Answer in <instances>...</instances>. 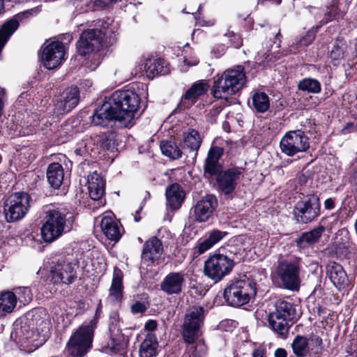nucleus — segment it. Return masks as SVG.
Listing matches in <instances>:
<instances>
[{"label":"nucleus","instance_id":"f257e3e1","mask_svg":"<svg viewBox=\"0 0 357 357\" xmlns=\"http://www.w3.org/2000/svg\"><path fill=\"white\" fill-rule=\"evenodd\" d=\"M141 98L134 89H121L112 93L91 116L95 126H107L110 121L130 123L137 112Z\"/></svg>","mask_w":357,"mask_h":357},{"label":"nucleus","instance_id":"f03ea898","mask_svg":"<svg viewBox=\"0 0 357 357\" xmlns=\"http://www.w3.org/2000/svg\"><path fill=\"white\" fill-rule=\"evenodd\" d=\"M112 22L109 17L107 20H98L95 28L83 30L76 42L77 54L82 57L91 56L90 67L93 70L102 63V52L116 41Z\"/></svg>","mask_w":357,"mask_h":357},{"label":"nucleus","instance_id":"7ed1b4c3","mask_svg":"<svg viewBox=\"0 0 357 357\" xmlns=\"http://www.w3.org/2000/svg\"><path fill=\"white\" fill-rule=\"evenodd\" d=\"M43 214L40 236L45 243L54 242L73 229L76 214L67 206L50 205Z\"/></svg>","mask_w":357,"mask_h":357},{"label":"nucleus","instance_id":"20e7f679","mask_svg":"<svg viewBox=\"0 0 357 357\" xmlns=\"http://www.w3.org/2000/svg\"><path fill=\"white\" fill-rule=\"evenodd\" d=\"M296 307L294 303L284 299H277L268 304L267 320L269 327L282 338H286L289 333V321L295 318Z\"/></svg>","mask_w":357,"mask_h":357},{"label":"nucleus","instance_id":"39448f33","mask_svg":"<svg viewBox=\"0 0 357 357\" xmlns=\"http://www.w3.org/2000/svg\"><path fill=\"white\" fill-rule=\"evenodd\" d=\"M247 82L245 68L238 65L225 70L221 75L214 78L211 95L216 99L222 98V93L233 96L239 92Z\"/></svg>","mask_w":357,"mask_h":357},{"label":"nucleus","instance_id":"423d86ee","mask_svg":"<svg viewBox=\"0 0 357 357\" xmlns=\"http://www.w3.org/2000/svg\"><path fill=\"white\" fill-rule=\"evenodd\" d=\"M257 282L252 278L231 280L225 288L223 298L228 305L239 307L248 304L257 294Z\"/></svg>","mask_w":357,"mask_h":357},{"label":"nucleus","instance_id":"0eeeda50","mask_svg":"<svg viewBox=\"0 0 357 357\" xmlns=\"http://www.w3.org/2000/svg\"><path fill=\"white\" fill-rule=\"evenodd\" d=\"M94 327L93 325L80 326L72 333L66 345L68 354L73 357H84L93 347Z\"/></svg>","mask_w":357,"mask_h":357},{"label":"nucleus","instance_id":"6e6552de","mask_svg":"<svg viewBox=\"0 0 357 357\" xmlns=\"http://www.w3.org/2000/svg\"><path fill=\"white\" fill-rule=\"evenodd\" d=\"M321 213L320 198L315 193L303 196L295 204L292 211L294 220L300 224L312 222Z\"/></svg>","mask_w":357,"mask_h":357},{"label":"nucleus","instance_id":"1a4fd4ad","mask_svg":"<svg viewBox=\"0 0 357 357\" xmlns=\"http://www.w3.org/2000/svg\"><path fill=\"white\" fill-rule=\"evenodd\" d=\"M31 195L24 191L9 195L4 202L3 212L8 222H13L23 218L30 208Z\"/></svg>","mask_w":357,"mask_h":357},{"label":"nucleus","instance_id":"9d476101","mask_svg":"<svg viewBox=\"0 0 357 357\" xmlns=\"http://www.w3.org/2000/svg\"><path fill=\"white\" fill-rule=\"evenodd\" d=\"M235 266L234 259L220 252L211 255L204 262V273L215 283L229 275Z\"/></svg>","mask_w":357,"mask_h":357},{"label":"nucleus","instance_id":"9b49d317","mask_svg":"<svg viewBox=\"0 0 357 357\" xmlns=\"http://www.w3.org/2000/svg\"><path fill=\"white\" fill-rule=\"evenodd\" d=\"M204 312L202 306L194 305L185 313L181 333L185 342L193 344L198 338L205 319Z\"/></svg>","mask_w":357,"mask_h":357},{"label":"nucleus","instance_id":"f8f14e48","mask_svg":"<svg viewBox=\"0 0 357 357\" xmlns=\"http://www.w3.org/2000/svg\"><path fill=\"white\" fill-rule=\"evenodd\" d=\"M300 271L301 264L298 261L283 259L278 261L275 275L284 289L297 291L301 284Z\"/></svg>","mask_w":357,"mask_h":357},{"label":"nucleus","instance_id":"ddd939ff","mask_svg":"<svg viewBox=\"0 0 357 357\" xmlns=\"http://www.w3.org/2000/svg\"><path fill=\"white\" fill-rule=\"evenodd\" d=\"M50 270V281L54 284H70L77 279L75 266L66 256L61 255L52 261Z\"/></svg>","mask_w":357,"mask_h":357},{"label":"nucleus","instance_id":"4468645a","mask_svg":"<svg viewBox=\"0 0 357 357\" xmlns=\"http://www.w3.org/2000/svg\"><path fill=\"white\" fill-rule=\"evenodd\" d=\"M282 152L288 156H294L310 148L309 137L302 130H290L285 133L280 142Z\"/></svg>","mask_w":357,"mask_h":357},{"label":"nucleus","instance_id":"2eb2a0df","mask_svg":"<svg viewBox=\"0 0 357 357\" xmlns=\"http://www.w3.org/2000/svg\"><path fill=\"white\" fill-rule=\"evenodd\" d=\"M243 171L244 168L237 166L218 169V173L214 174L218 191L225 196L231 195L236 190Z\"/></svg>","mask_w":357,"mask_h":357},{"label":"nucleus","instance_id":"dca6fc26","mask_svg":"<svg viewBox=\"0 0 357 357\" xmlns=\"http://www.w3.org/2000/svg\"><path fill=\"white\" fill-rule=\"evenodd\" d=\"M80 91L77 86L66 88L56 98L53 113L59 116L70 112L79 103Z\"/></svg>","mask_w":357,"mask_h":357},{"label":"nucleus","instance_id":"f3484780","mask_svg":"<svg viewBox=\"0 0 357 357\" xmlns=\"http://www.w3.org/2000/svg\"><path fill=\"white\" fill-rule=\"evenodd\" d=\"M210 85L206 79L194 82L182 95L176 110L183 112L192 107L202 96L207 94Z\"/></svg>","mask_w":357,"mask_h":357},{"label":"nucleus","instance_id":"a211bd4d","mask_svg":"<svg viewBox=\"0 0 357 357\" xmlns=\"http://www.w3.org/2000/svg\"><path fill=\"white\" fill-rule=\"evenodd\" d=\"M65 46L59 40L52 41L43 47L40 56L45 68L54 70L65 61Z\"/></svg>","mask_w":357,"mask_h":357},{"label":"nucleus","instance_id":"6ab92c4d","mask_svg":"<svg viewBox=\"0 0 357 357\" xmlns=\"http://www.w3.org/2000/svg\"><path fill=\"white\" fill-rule=\"evenodd\" d=\"M218 204V199L213 195L208 194L202 197L191 208L195 221L198 222L208 221L213 216Z\"/></svg>","mask_w":357,"mask_h":357},{"label":"nucleus","instance_id":"aec40b11","mask_svg":"<svg viewBox=\"0 0 357 357\" xmlns=\"http://www.w3.org/2000/svg\"><path fill=\"white\" fill-rule=\"evenodd\" d=\"M326 279H328L339 291L345 289L349 285L348 275L343 266L329 260L325 266Z\"/></svg>","mask_w":357,"mask_h":357},{"label":"nucleus","instance_id":"412c9836","mask_svg":"<svg viewBox=\"0 0 357 357\" xmlns=\"http://www.w3.org/2000/svg\"><path fill=\"white\" fill-rule=\"evenodd\" d=\"M223 155L224 149L222 147L214 145L211 146L203 167L205 178H213L214 174L218 173V169L223 168V165L219 162Z\"/></svg>","mask_w":357,"mask_h":357},{"label":"nucleus","instance_id":"4be33fe9","mask_svg":"<svg viewBox=\"0 0 357 357\" xmlns=\"http://www.w3.org/2000/svg\"><path fill=\"white\" fill-rule=\"evenodd\" d=\"M185 284L184 274L182 272H170L161 282L160 290L167 295H178L183 291Z\"/></svg>","mask_w":357,"mask_h":357},{"label":"nucleus","instance_id":"5701e85b","mask_svg":"<svg viewBox=\"0 0 357 357\" xmlns=\"http://www.w3.org/2000/svg\"><path fill=\"white\" fill-rule=\"evenodd\" d=\"M325 231V226L319 225L310 231L301 233L294 241L298 250L301 251L313 248L319 242Z\"/></svg>","mask_w":357,"mask_h":357},{"label":"nucleus","instance_id":"b1692460","mask_svg":"<svg viewBox=\"0 0 357 357\" xmlns=\"http://www.w3.org/2000/svg\"><path fill=\"white\" fill-rule=\"evenodd\" d=\"M163 250L162 241L156 236H153L146 241L141 255L142 261L150 266L158 260Z\"/></svg>","mask_w":357,"mask_h":357},{"label":"nucleus","instance_id":"393cba45","mask_svg":"<svg viewBox=\"0 0 357 357\" xmlns=\"http://www.w3.org/2000/svg\"><path fill=\"white\" fill-rule=\"evenodd\" d=\"M144 71L149 79L156 77L168 75L170 73V64L160 57H148L144 63Z\"/></svg>","mask_w":357,"mask_h":357},{"label":"nucleus","instance_id":"a878e982","mask_svg":"<svg viewBox=\"0 0 357 357\" xmlns=\"http://www.w3.org/2000/svg\"><path fill=\"white\" fill-rule=\"evenodd\" d=\"M121 142L120 135L115 130L101 132L96 138V144L104 152H116Z\"/></svg>","mask_w":357,"mask_h":357},{"label":"nucleus","instance_id":"bb28decb","mask_svg":"<svg viewBox=\"0 0 357 357\" xmlns=\"http://www.w3.org/2000/svg\"><path fill=\"white\" fill-rule=\"evenodd\" d=\"M167 205L171 211L178 210L185 199V192L178 183L170 184L165 192Z\"/></svg>","mask_w":357,"mask_h":357},{"label":"nucleus","instance_id":"cd10ccee","mask_svg":"<svg viewBox=\"0 0 357 357\" xmlns=\"http://www.w3.org/2000/svg\"><path fill=\"white\" fill-rule=\"evenodd\" d=\"M87 184L89 197L95 201L100 200L105 193V181L102 176L94 172L88 176Z\"/></svg>","mask_w":357,"mask_h":357},{"label":"nucleus","instance_id":"c85d7f7f","mask_svg":"<svg viewBox=\"0 0 357 357\" xmlns=\"http://www.w3.org/2000/svg\"><path fill=\"white\" fill-rule=\"evenodd\" d=\"M120 222L110 216H104L100 222L103 234L111 241L118 242L122 236Z\"/></svg>","mask_w":357,"mask_h":357},{"label":"nucleus","instance_id":"c756f323","mask_svg":"<svg viewBox=\"0 0 357 357\" xmlns=\"http://www.w3.org/2000/svg\"><path fill=\"white\" fill-rule=\"evenodd\" d=\"M123 273L122 271L115 266L113 271L112 284L109 288V296L118 303H121L123 298Z\"/></svg>","mask_w":357,"mask_h":357},{"label":"nucleus","instance_id":"7c9ffc66","mask_svg":"<svg viewBox=\"0 0 357 357\" xmlns=\"http://www.w3.org/2000/svg\"><path fill=\"white\" fill-rule=\"evenodd\" d=\"M46 174L50 186L54 189H59L64 178L63 166L59 162H52L47 167Z\"/></svg>","mask_w":357,"mask_h":357},{"label":"nucleus","instance_id":"2f4dec72","mask_svg":"<svg viewBox=\"0 0 357 357\" xmlns=\"http://www.w3.org/2000/svg\"><path fill=\"white\" fill-rule=\"evenodd\" d=\"M183 141L184 147L195 151V156H197L203 141V137L199 132L194 128H188V131L183 134Z\"/></svg>","mask_w":357,"mask_h":357},{"label":"nucleus","instance_id":"473e14b6","mask_svg":"<svg viewBox=\"0 0 357 357\" xmlns=\"http://www.w3.org/2000/svg\"><path fill=\"white\" fill-rule=\"evenodd\" d=\"M17 304V296L13 291L0 292V317L11 313Z\"/></svg>","mask_w":357,"mask_h":357},{"label":"nucleus","instance_id":"72a5a7b5","mask_svg":"<svg viewBox=\"0 0 357 357\" xmlns=\"http://www.w3.org/2000/svg\"><path fill=\"white\" fill-rule=\"evenodd\" d=\"M310 337L300 334L294 337L291 346L296 357H307L310 353Z\"/></svg>","mask_w":357,"mask_h":357},{"label":"nucleus","instance_id":"f704fd0d","mask_svg":"<svg viewBox=\"0 0 357 357\" xmlns=\"http://www.w3.org/2000/svg\"><path fill=\"white\" fill-rule=\"evenodd\" d=\"M340 0H332L330 4L326 6V12L324 13V17L319 22L320 26L343 17L344 12L342 11L340 8Z\"/></svg>","mask_w":357,"mask_h":357},{"label":"nucleus","instance_id":"c9c22d12","mask_svg":"<svg viewBox=\"0 0 357 357\" xmlns=\"http://www.w3.org/2000/svg\"><path fill=\"white\" fill-rule=\"evenodd\" d=\"M347 48V43L343 38L337 37L335 40L328 52V56L334 66L338 65L340 61L344 59Z\"/></svg>","mask_w":357,"mask_h":357},{"label":"nucleus","instance_id":"e433bc0d","mask_svg":"<svg viewBox=\"0 0 357 357\" xmlns=\"http://www.w3.org/2000/svg\"><path fill=\"white\" fill-rule=\"evenodd\" d=\"M158 347L155 335L149 333L141 343L139 347L140 357H155Z\"/></svg>","mask_w":357,"mask_h":357},{"label":"nucleus","instance_id":"4c0bfd02","mask_svg":"<svg viewBox=\"0 0 357 357\" xmlns=\"http://www.w3.org/2000/svg\"><path fill=\"white\" fill-rule=\"evenodd\" d=\"M126 345L122 336H110L109 341L102 347V351L109 355L120 354L126 352Z\"/></svg>","mask_w":357,"mask_h":357},{"label":"nucleus","instance_id":"58836bf2","mask_svg":"<svg viewBox=\"0 0 357 357\" xmlns=\"http://www.w3.org/2000/svg\"><path fill=\"white\" fill-rule=\"evenodd\" d=\"M162 153L172 160L181 158L183 152L174 140H162L160 142Z\"/></svg>","mask_w":357,"mask_h":357},{"label":"nucleus","instance_id":"ea45409f","mask_svg":"<svg viewBox=\"0 0 357 357\" xmlns=\"http://www.w3.org/2000/svg\"><path fill=\"white\" fill-rule=\"evenodd\" d=\"M297 89L298 91L316 94L321 91V85L315 78L305 77L298 82Z\"/></svg>","mask_w":357,"mask_h":357},{"label":"nucleus","instance_id":"a19ab883","mask_svg":"<svg viewBox=\"0 0 357 357\" xmlns=\"http://www.w3.org/2000/svg\"><path fill=\"white\" fill-rule=\"evenodd\" d=\"M252 104L257 112L264 113L270 107L269 97L265 92H255L252 97Z\"/></svg>","mask_w":357,"mask_h":357},{"label":"nucleus","instance_id":"79ce46f5","mask_svg":"<svg viewBox=\"0 0 357 357\" xmlns=\"http://www.w3.org/2000/svg\"><path fill=\"white\" fill-rule=\"evenodd\" d=\"M14 294L17 296V301H18L23 305L29 304L33 298L31 290L28 287H17Z\"/></svg>","mask_w":357,"mask_h":357},{"label":"nucleus","instance_id":"37998d69","mask_svg":"<svg viewBox=\"0 0 357 357\" xmlns=\"http://www.w3.org/2000/svg\"><path fill=\"white\" fill-rule=\"evenodd\" d=\"M321 26H320V24L319 23L318 25L311 27L305 33V34L298 40V44L300 46L305 47H307L309 45H310L314 40L316 35Z\"/></svg>","mask_w":357,"mask_h":357},{"label":"nucleus","instance_id":"c03bdc74","mask_svg":"<svg viewBox=\"0 0 357 357\" xmlns=\"http://www.w3.org/2000/svg\"><path fill=\"white\" fill-rule=\"evenodd\" d=\"M259 344L252 341H245L242 342L236 350V356L239 357H250L252 355L254 348Z\"/></svg>","mask_w":357,"mask_h":357},{"label":"nucleus","instance_id":"a18cd8bd","mask_svg":"<svg viewBox=\"0 0 357 357\" xmlns=\"http://www.w3.org/2000/svg\"><path fill=\"white\" fill-rule=\"evenodd\" d=\"M225 36L229 38L230 47L239 49L243 46V38L240 33L228 30Z\"/></svg>","mask_w":357,"mask_h":357},{"label":"nucleus","instance_id":"49530a36","mask_svg":"<svg viewBox=\"0 0 357 357\" xmlns=\"http://www.w3.org/2000/svg\"><path fill=\"white\" fill-rule=\"evenodd\" d=\"M189 289L194 291L193 293L196 296L200 297H204L208 291V289L203 284L197 282V281H194L193 282H190L189 283Z\"/></svg>","mask_w":357,"mask_h":357},{"label":"nucleus","instance_id":"de8ad7c7","mask_svg":"<svg viewBox=\"0 0 357 357\" xmlns=\"http://www.w3.org/2000/svg\"><path fill=\"white\" fill-rule=\"evenodd\" d=\"M149 307V302L144 303L137 301L131 305L130 311L133 314H143L147 310Z\"/></svg>","mask_w":357,"mask_h":357},{"label":"nucleus","instance_id":"09e8293b","mask_svg":"<svg viewBox=\"0 0 357 357\" xmlns=\"http://www.w3.org/2000/svg\"><path fill=\"white\" fill-rule=\"evenodd\" d=\"M238 323L232 319L222 320L218 324V328L222 331L232 332L236 328Z\"/></svg>","mask_w":357,"mask_h":357},{"label":"nucleus","instance_id":"8fccbe9b","mask_svg":"<svg viewBox=\"0 0 357 357\" xmlns=\"http://www.w3.org/2000/svg\"><path fill=\"white\" fill-rule=\"evenodd\" d=\"M227 234V231H222L218 229H213L209 233L208 236L207 238L214 245L215 244L220 241Z\"/></svg>","mask_w":357,"mask_h":357},{"label":"nucleus","instance_id":"3c124183","mask_svg":"<svg viewBox=\"0 0 357 357\" xmlns=\"http://www.w3.org/2000/svg\"><path fill=\"white\" fill-rule=\"evenodd\" d=\"M335 252L337 257L340 259H347L349 258V248L342 245H338L335 248Z\"/></svg>","mask_w":357,"mask_h":357},{"label":"nucleus","instance_id":"603ef678","mask_svg":"<svg viewBox=\"0 0 357 357\" xmlns=\"http://www.w3.org/2000/svg\"><path fill=\"white\" fill-rule=\"evenodd\" d=\"M213 246V243L209 241V239L208 238H206L203 241L199 242L198 245L196 248L197 249V252L199 255H202V254L204 253L206 251H207L208 250H209Z\"/></svg>","mask_w":357,"mask_h":357},{"label":"nucleus","instance_id":"864d4df0","mask_svg":"<svg viewBox=\"0 0 357 357\" xmlns=\"http://www.w3.org/2000/svg\"><path fill=\"white\" fill-rule=\"evenodd\" d=\"M227 47L225 44H218L213 47L211 53L215 58H220L225 54Z\"/></svg>","mask_w":357,"mask_h":357},{"label":"nucleus","instance_id":"5fc2aeb1","mask_svg":"<svg viewBox=\"0 0 357 357\" xmlns=\"http://www.w3.org/2000/svg\"><path fill=\"white\" fill-rule=\"evenodd\" d=\"M259 60V59H258ZM275 61V56L271 54H264L261 61H257L256 63L260 66H270L269 63L274 62Z\"/></svg>","mask_w":357,"mask_h":357},{"label":"nucleus","instance_id":"6e6d98bb","mask_svg":"<svg viewBox=\"0 0 357 357\" xmlns=\"http://www.w3.org/2000/svg\"><path fill=\"white\" fill-rule=\"evenodd\" d=\"M195 19L196 20V25L199 26H211L215 24L214 20H206L204 17H200L197 13L195 15Z\"/></svg>","mask_w":357,"mask_h":357},{"label":"nucleus","instance_id":"4d7b16f0","mask_svg":"<svg viewBox=\"0 0 357 357\" xmlns=\"http://www.w3.org/2000/svg\"><path fill=\"white\" fill-rule=\"evenodd\" d=\"M102 305L101 300L99 301L96 309V313L93 319L90 321V322L87 325H93L94 328L96 327V324L98 321V319H99L100 314L102 313Z\"/></svg>","mask_w":357,"mask_h":357},{"label":"nucleus","instance_id":"13d9d810","mask_svg":"<svg viewBox=\"0 0 357 357\" xmlns=\"http://www.w3.org/2000/svg\"><path fill=\"white\" fill-rule=\"evenodd\" d=\"M115 0H94V5L97 8L104 9L107 8L112 4L116 3Z\"/></svg>","mask_w":357,"mask_h":357},{"label":"nucleus","instance_id":"bf43d9fd","mask_svg":"<svg viewBox=\"0 0 357 357\" xmlns=\"http://www.w3.org/2000/svg\"><path fill=\"white\" fill-rule=\"evenodd\" d=\"M355 132H357V130H356L355 124L352 122H349L346 123V125L341 130V132L344 135Z\"/></svg>","mask_w":357,"mask_h":357},{"label":"nucleus","instance_id":"052dcab7","mask_svg":"<svg viewBox=\"0 0 357 357\" xmlns=\"http://www.w3.org/2000/svg\"><path fill=\"white\" fill-rule=\"evenodd\" d=\"M335 198H328L324 202V208L326 210H333L335 207Z\"/></svg>","mask_w":357,"mask_h":357},{"label":"nucleus","instance_id":"680f3d73","mask_svg":"<svg viewBox=\"0 0 357 357\" xmlns=\"http://www.w3.org/2000/svg\"><path fill=\"white\" fill-rule=\"evenodd\" d=\"M158 323L155 320L150 319L145 324L144 328L148 331H153L157 328Z\"/></svg>","mask_w":357,"mask_h":357},{"label":"nucleus","instance_id":"e2e57ef3","mask_svg":"<svg viewBox=\"0 0 357 357\" xmlns=\"http://www.w3.org/2000/svg\"><path fill=\"white\" fill-rule=\"evenodd\" d=\"M37 128L36 126L30 125L26 128H22V132L23 135H30L36 132Z\"/></svg>","mask_w":357,"mask_h":357},{"label":"nucleus","instance_id":"0e129e2a","mask_svg":"<svg viewBox=\"0 0 357 357\" xmlns=\"http://www.w3.org/2000/svg\"><path fill=\"white\" fill-rule=\"evenodd\" d=\"M349 182L357 192V171L354 172L349 178Z\"/></svg>","mask_w":357,"mask_h":357},{"label":"nucleus","instance_id":"69168bd1","mask_svg":"<svg viewBox=\"0 0 357 357\" xmlns=\"http://www.w3.org/2000/svg\"><path fill=\"white\" fill-rule=\"evenodd\" d=\"M282 0H257L258 4L265 5L267 3L273 4V5H280L281 4Z\"/></svg>","mask_w":357,"mask_h":357},{"label":"nucleus","instance_id":"338daca9","mask_svg":"<svg viewBox=\"0 0 357 357\" xmlns=\"http://www.w3.org/2000/svg\"><path fill=\"white\" fill-rule=\"evenodd\" d=\"M275 357H287V352L284 348H278L274 352Z\"/></svg>","mask_w":357,"mask_h":357},{"label":"nucleus","instance_id":"774afa93","mask_svg":"<svg viewBox=\"0 0 357 357\" xmlns=\"http://www.w3.org/2000/svg\"><path fill=\"white\" fill-rule=\"evenodd\" d=\"M221 112V109L219 107L213 106L212 109H211L208 113V116L212 117H217Z\"/></svg>","mask_w":357,"mask_h":357}]
</instances>
